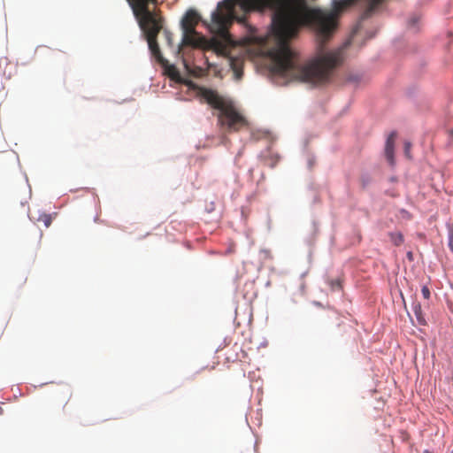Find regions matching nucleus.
<instances>
[{
  "instance_id": "1",
  "label": "nucleus",
  "mask_w": 453,
  "mask_h": 453,
  "mask_svg": "<svg viewBox=\"0 0 453 453\" xmlns=\"http://www.w3.org/2000/svg\"><path fill=\"white\" fill-rule=\"evenodd\" d=\"M357 0H334L332 11L309 8L304 0H243L245 15L253 10L273 12L272 31L276 46L269 50L271 72L287 81L313 85L329 81L333 71L343 61V49L324 51L336 27V16ZM360 17L372 16L383 0H366Z\"/></svg>"
},
{
  "instance_id": "2",
  "label": "nucleus",
  "mask_w": 453,
  "mask_h": 453,
  "mask_svg": "<svg viewBox=\"0 0 453 453\" xmlns=\"http://www.w3.org/2000/svg\"><path fill=\"white\" fill-rule=\"evenodd\" d=\"M157 0H131L132 8L135 17L139 21V25L145 33L149 48L152 55L160 63L165 60L161 55V51L157 42L158 33L163 28L162 17L149 9L150 3H157Z\"/></svg>"
},
{
  "instance_id": "3",
  "label": "nucleus",
  "mask_w": 453,
  "mask_h": 453,
  "mask_svg": "<svg viewBox=\"0 0 453 453\" xmlns=\"http://www.w3.org/2000/svg\"><path fill=\"white\" fill-rule=\"evenodd\" d=\"M199 96L214 109L219 111V125L229 132H237L248 125L247 119L234 107L232 102L226 100L217 91L200 88Z\"/></svg>"
},
{
  "instance_id": "4",
  "label": "nucleus",
  "mask_w": 453,
  "mask_h": 453,
  "mask_svg": "<svg viewBox=\"0 0 453 453\" xmlns=\"http://www.w3.org/2000/svg\"><path fill=\"white\" fill-rule=\"evenodd\" d=\"M200 20V16L194 10L186 12L181 20V28L183 31L182 44L193 47L202 46L205 40L196 31V26Z\"/></svg>"
},
{
  "instance_id": "5",
  "label": "nucleus",
  "mask_w": 453,
  "mask_h": 453,
  "mask_svg": "<svg viewBox=\"0 0 453 453\" xmlns=\"http://www.w3.org/2000/svg\"><path fill=\"white\" fill-rule=\"evenodd\" d=\"M257 297V291L254 289L253 285H237L235 289V299L240 302L242 298L244 305L250 304Z\"/></svg>"
},
{
  "instance_id": "6",
  "label": "nucleus",
  "mask_w": 453,
  "mask_h": 453,
  "mask_svg": "<svg viewBox=\"0 0 453 453\" xmlns=\"http://www.w3.org/2000/svg\"><path fill=\"white\" fill-rule=\"evenodd\" d=\"M396 138V134L392 132L386 142L385 146V156L390 164L394 163V148H395V141Z\"/></svg>"
},
{
  "instance_id": "7",
  "label": "nucleus",
  "mask_w": 453,
  "mask_h": 453,
  "mask_svg": "<svg viewBox=\"0 0 453 453\" xmlns=\"http://www.w3.org/2000/svg\"><path fill=\"white\" fill-rule=\"evenodd\" d=\"M413 311H414V314H415L418 323L420 326H426V320L425 319V316L423 315L420 304L415 305L413 308Z\"/></svg>"
},
{
  "instance_id": "8",
  "label": "nucleus",
  "mask_w": 453,
  "mask_h": 453,
  "mask_svg": "<svg viewBox=\"0 0 453 453\" xmlns=\"http://www.w3.org/2000/svg\"><path fill=\"white\" fill-rule=\"evenodd\" d=\"M389 237H390L391 242L395 246H400L403 243V241H404L403 235L400 232L389 233Z\"/></svg>"
},
{
  "instance_id": "9",
  "label": "nucleus",
  "mask_w": 453,
  "mask_h": 453,
  "mask_svg": "<svg viewBox=\"0 0 453 453\" xmlns=\"http://www.w3.org/2000/svg\"><path fill=\"white\" fill-rule=\"evenodd\" d=\"M38 221L42 222L45 227H49L51 225L52 219L50 214H42L38 218Z\"/></svg>"
},
{
  "instance_id": "10",
  "label": "nucleus",
  "mask_w": 453,
  "mask_h": 453,
  "mask_svg": "<svg viewBox=\"0 0 453 453\" xmlns=\"http://www.w3.org/2000/svg\"><path fill=\"white\" fill-rule=\"evenodd\" d=\"M232 68L234 70L235 79L240 80L242 76V70L240 68H238L234 62L232 63Z\"/></svg>"
},
{
  "instance_id": "11",
  "label": "nucleus",
  "mask_w": 453,
  "mask_h": 453,
  "mask_svg": "<svg viewBox=\"0 0 453 453\" xmlns=\"http://www.w3.org/2000/svg\"><path fill=\"white\" fill-rule=\"evenodd\" d=\"M421 292L425 299H428L430 297V289L427 285H423Z\"/></svg>"
},
{
  "instance_id": "12",
  "label": "nucleus",
  "mask_w": 453,
  "mask_h": 453,
  "mask_svg": "<svg viewBox=\"0 0 453 453\" xmlns=\"http://www.w3.org/2000/svg\"><path fill=\"white\" fill-rule=\"evenodd\" d=\"M164 35H165V39H166V41H167V43H168L169 45H172V43H173L172 40H173V39H172V34H171V32H169L168 30L165 29V30H164Z\"/></svg>"
},
{
  "instance_id": "13",
  "label": "nucleus",
  "mask_w": 453,
  "mask_h": 453,
  "mask_svg": "<svg viewBox=\"0 0 453 453\" xmlns=\"http://www.w3.org/2000/svg\"><path fill=\"white\" fill-rule=\"evenodd\" d=\"M418 19L419 18L418 16L411 17L409 20V26L413 27L418 21Z\"/></svg>"
},
{
  "instance_id": "14",
  "label": "nucleus",
  "mask_w": 453,
  "mask_h": 453,
  "mask_svg": "<svg viewBox=\"0 0 453 453\" xmlns=\"http://www.w3.org/2000/svg\"><path fill=\"white\" fill-rule=\"evenodd\" d=\"M410 149H411V143L410 142H405L404 144V151H405V154L408 157H410Z\"/></svg>"
},
{
  "instance_id": "15",
  "label": "nucleus",
  "mask_w": 453,
  "mask_h": 453,
  "mask_svg": "<svg viewBox=\"0 0 453 453\" xmlns=\"http://www.w3.org/2000/svg\"><path fill=\"white\" fill-rule=\"evenodd\" d=\"M312 304L318 307H322V303L319 301H313Z\"/></svg>"
},
{
  "instance_id": "16",
  "label": "nucleus",
  "mask_w": 453,
  "mask_h": 453,
  "mask_svg": "<svg viewBox=\"0 0 453 453\" xmlns=\"http://www.w3.org/2000/svg\"><path fill=\"white\" fill-rule=\"evenodd\" d=\"M407 257H408V258H409L410 260H412V252H411V251H410V252H408V253H407Z\"/></svg>"
},
{
  "instance_id": "17",
  "label": "nucleus",
  "mask_w": 453,
  "mask_h": 453,
  "mask_svg": "<svg viewBox=\"0 0 453 453\" xmlns=\"http://www.w3.org/2000/svg\"><path fill=\"white\" fill-rule=\"evenodd\" d=\"M338 288L339 291H342V285L341 284H338V285H335Z\"/></svg>"
},
{
  "instance_id": "18",
  "label": "nucleus",
  "mask_w": 453,
  "mask_h": 453,
  "mask_svg": "<svg viewBox=\"0 0 453 453\" xmlns=\"http://www.w3.org/2000/svg\"><path fill=\"white\" fill-rule=\"evenodd\" d=\"M300 289H301L302 292H303L304 291V285H301Z\"/></svg>"
},
{
  "instance_id": "19",
  "label": "nucleus",
  "mask_w": 453,
  "mask_h": 453,
  "mask_svg": "<svg viewBox=\"0 0 453 453\" xmlns=\"http://www.w3.org/2000/svg\"><path fill=\"white\" fill-rule=\"evenodd\" d=\"M422 453H432L428 449H425Z\"/></svg>"
},
{
  "instance_id": "20",
  "label": "nucleus",
  "mask_w": 453,
  "mask_h": 453,
  "mask_svg": "<svg viewBox=\"0 0 453 453\" xmlns=\"http://www.w3.org/2000/svg\"><path fill=\"white\" fill-rule=\"evenodd\" d=\"M3 413V409L0 407V414Z\"/></svg>"
},
{
  "instance_id": "21",
  "label": "nucleus",
  "mask_w": 453,
  "mask_h": 453,
  "mask_svg": "<svg viewBox=\"0 0 453 453\" xmlns=\"http://www.w3.org/2000/svg\"><path fill=\"white\" fill-rule=\"evenodd\" d=\"M451 134H453V130L451 131Z\"/></svg>"
},
{
  "instance_id": "22",
  "label": "nucleus",
  "mask_w": 453,
  "mask_h": 453,
  "mask_svg": "<svg viewBox=\"0 0 453 453\" xmlns=\"http://www.w3.org/2000/svg\"><path fill=\"white\" fill-rule=\"evenodd\" d=\"M450 286H451V288H453V285H450Z\"/></svg>"
}]
</instances>
